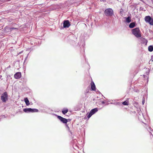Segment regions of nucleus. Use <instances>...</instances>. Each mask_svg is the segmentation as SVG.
<instances>
[{
  "mask_svg": "<svg viewBox=\"0 0 153 153\" xmlns=\"http://www.w3.org/2000/svg\"><path fill=\"white\" fill-rule=\"evenodd\" d=\"M23 111L25 113L38 112V110L36 109L31 108H25L23 109Z\"/></svg>",
  "mask_w": 153,
  "mask_h": 153,
  "instance_id": "obj_4",
  "label": "nucleus"
},
{
  "mask_svg": "<svg viewBox=\"0 0 153 153\" xmlns=\"http://www.w3.org/2000/svg\"><path fill=\"white\" fill-rule=\"evenodd\" d=\"M145 21L151 25H153V19L149 16H146L145 18Z\"/></svg>",
  "mask_w": 153,
  "mask_h": 153,
  "instance_id": "obj_5",
  "label": "nucleus"
},
{
  "mask_svg": "<svg viewBox=\"0 0 153 153\" xmlns=\"http://www.w3.org/2000/svg\"><path fill=\"white\" fill-rule=\"evenodd\" d=\"M148 50L150 52H152L153 51V46L152 45L149 46L148 47Z\"/></svg>",
  "mask_w": 153,
  "mask_h": 153,
  "instance_id": "obj_16",
  "label": "nucleus"
},
{
  "mask_svg": "<svg viewBox=\"0 0 153 153\" xmlns=\"http://www.w3.org/2000/svg\"><path fill=\"white\" fill-rule=\"evenodd\" d=\"M66 126L68 127V125H66Z\"/></svg>",
  "mask_w": 153,
  "mask_h": 153,
  "instance_id": "obj_20",
  "label": "nucleus"
},
{
  "mask_svg": "<svg viewBox=\"0 0 153 153\" xmlns=\"http://www.w3.org/2000/svg\"><path fill=\"white\" fill-rule=\"evenodd\" d=\"M120 13H121L122 11H120Z\"/></svg>",
  "mask_w": 153,
  "mask_h": 153,
  "instance_id": "obj_19",
  "label": "nucleus"
},
{
  "mask_svg": "<svg viewBox=\"0 0 153 153\" xmlns=\"http://www.w3.org/2000/svg\"><path fill=\"white\" fill-rule=\"evenodd\" d=\"M98 111V109L97 108H96L92 109L90 111L87 117L89 118L91 116L96 112Z\"/></svg>",
  "mask_w": 153,
  "mask_h": 153,
  "instance_id": "obj_6",
  "label": "nucleus"
},
{
  "mask_svg": "<svg viewBox=\"0 0 153 153\" xmlns=\"http://www.w3.org/2000/svg\"><path fill=\"white\" fill-rule=\"evenodd\" d=\"M16 29L18 30V29H17V28H15V27L10 28V31H11L12 30H16Z\"/></svg>",
  "mask_w": 153,
  "mask_h": 153,
  "instance_id": "obj_18",
  "label": "nucleus"
},
{
  "mask_svg": "<svg viewBox=\"0 0 153 153\" xmlns=\"http://www.w3.org/2000/svg\"><path fill=\"white\" fill-rule=\"evenodd\" d=\"M21 76V73L20 72L16 73L14 75V78L16 79H19Z\"/></svg>",
  "mask_w": 153,
  "mask_h": 153,
  "instance_id": "obj_9",
  "label": "nucleus"
},
{
  "mask_svg": "<svg viewBox=\"0 0 153 153\" xmlns=\"http://www.w3.org/2000/svg\"><path fill=\"white\" fill-rule=\"evenodd\" d=\"M24 101L25 102V103L27 105H30V103H29V101L27 98L26 97L25 98Z\"/></svg>",
  "mask_w": 153,
  "mask_h": 153,
  "instance_id": "obj_12",
  "label": "nucleus"
},
{
  "mask_svg": "<svg viewBox=\"0 0 153 153\" xmlns=\"http://www.w3.org/2000/svg\"><path fill=\"white\" fill-rule=\"evenodd\" d=\"M122 104L124 105H128L129 104V101L128 100H126L122 102Z\"/></svg>",
  "mask_w": 153,
  "mask_h": 153,
  "instance_id": "obj_15",
  "label": "nucleus"
},
{
  "mask_svg": "<svg viewBox=\"0 0 153 153\" xmlns=\"http://www.w3.org/2000/svg\"><path fill=\"white\" fill-rule=\"evenodd\" d=\"M10 28H9V27H8L7 26H6L4 28V29L5 31H6V32H7H7H11V31H10Z\"/></svg>",
  "mask_w": 153,
  "mask_h": 153,
  "instance_id": "obj_14",
  "label": "nucleus"
},
{
  "mask_svg": "<svg viewBox=\"0 0 153 153\" xmlns=\"http://www.w3.org/2000/svg\"><path fill=\"white\" fill-rule=\"evenodd\" d=\"M135 26V23L132 22L129 25V27L130 28H133Z\"/></svg>",
  "mask_w": 153,
  "mask_h": 153,
  "instance_id": "obj_13",
  "label": "nucleus"
},
{
  "mask_svg": "<svg viewBox=\"0 0 153 153\" xmlns=\"http://www.w3.org/2000/svg\"><path fill=\"white\" fill-rule=\"evenodd\" d=\"M91 88L92 90L95 91L96 90V87L94 83L91 81Z\"/></svg>",
  "mask_w": 153,
  "mask_h": 153,
  "instance_id": "obj_10",
  "label": "nucleus"
},
{
  "mask_svg": "<svg viewBox=\"0 0 153 153\" xmlns=\"http://www.w3.org/2000/svg\"><path fill=\"white\" fill-rule=\"evenodd\" d=\"M131 21V19L130 17H128L126 18V21L128 23L130 22Z\"/></svg>",
  "mask_w": 153,
  "mask_h": 153,
  "instance_id": "obj_17",
  "label": "nucleus"
},
{
  "mask_svg": "<svg viewBox=\"0 0 153 153\" xmlns=\"http://www.w3.org/2000/svg\"><path fill=\"white\" fill-rule=\"evenodd\" d=\"M1 100L3 102H5L8 100V95L7 92H5L2 94Z\"/></svg>",
  "mask_w": 153,
  "mask_h": 153,
  "instance_id": "obj_3",
  "label": "nucleus"
},
{
  "mask_svg": "<svg viewBox=\"0 0 153 153\" xmlns=\"http://www.w3.org/2000/svg\"><path fill=\"white\" fill-rule=\"evenodd\" d=\"M106 16H111L114 14L113 10L111 8H108L106 9L104 12Z\"/></svg>",
  "mask_w": 153,
  "mask_h": 153,
  "instance_id": "obj_2",
  "label": "nucleus"
},
{
  "mask_svg": "<svg viewBox=\"0 0 153 153\" xmlns=\"http://www.w3.org/2000/svg\"><path fill=\"white\" fill-rule=\"evenodd\" d=\"M71 25L68 20H65L63 23V27L64 28L68 27Z\"/></svg>",
  "mask_w": 153,
  "mask_h": 153,
  "instance_id": "obj_8",
  "label": "nucleus"
},
{
  "mask_svg": "<svg viewBox=\"0 0 153 153\" xmlns=\"http://www.w3.org/2000/svg\"><path fill=\"white\" fill-rule=\"evenodd\" d=\"M132 33L137 38H139L141 36V32L139 28H135L132 30Z\"/></svg>",
  "mask_w": 153,
  "mask_h": 153,
  "instance_id": "obj_1",
  "label": "nucleus"
},
{
  "mask_svg": "<svg viewBox=\"0 0 153 153\" xmlns=\"http://www.w3.org/2000/svg\"><path fill=\"white\" fill-rule=\"evenodd\" d=\"M57 118L59 119L61 122L64 123H66L68 122L67 119L64 118L61 116H57Z\"/></svg>",
  "mask_w": 153,
  "mask_h": 153,
  "instance_id": "obj_7",
  "label": "nucleus"
},
{
  "mask_svg": "<svg viewBox=\"0 0 153 153\" xmlns=\"http://www.w3.org/2000/svg\"><path fill=\"white\" fill-rule=\"evenodd\" d=\"M68 109L67 108H64L62 111V112L64 114H65L68 111Z\"/></svg>",
  "mask_w": 153,
  "mask_h": 153,
  "instance_id": "obj_11",
  "label": "nucleus"
}]
</instances>
